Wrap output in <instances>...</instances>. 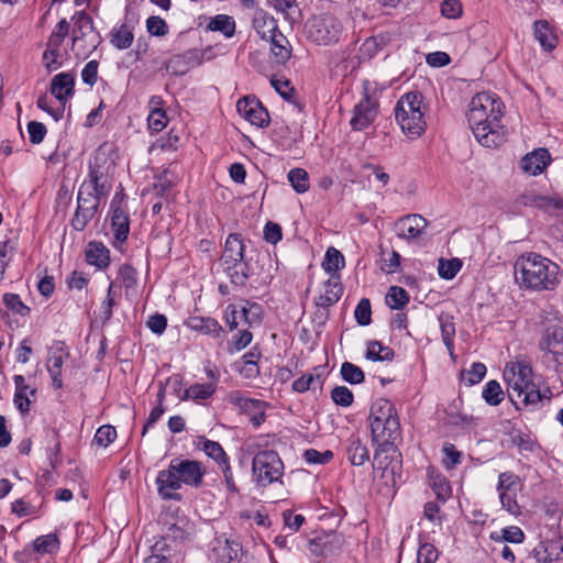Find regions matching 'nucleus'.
<instances>
[{"label": "nucleus", "instance_id": "nucleus-50", "mask_svg": "<svg viewBox=\"0 0 563 563\" xmlns=\"http://www.w3.org/2000/svg\"><path fill=\"white\" fill-rule=\"evenodd\" d=\"M462 267V262L459 258L439 261L438 273L444 279H452L456 276Z\"/></svg>", "mask_w": 563, "mask_h": 563}, {"label": "nucleus", "instance_id": "nucleus-60", "mask_svg": "<svg viewBox=\"0 0 563 563\" xmlns=\"http://www.w3.org/2000/svg\"><path fill=\"white\" fill-rule=\"evenodd\" d=\"M389 453H396V446L394 450H383V448L377 445V449L374 453L373 466L377 470H383L384 472L387 471L393 461V457L389 455Z\"/></svg>", "mask_w": 563, "mask_h": 563}, {"label": "nucleus", "instance_id": "nucleus-41", "mask_svg": "<svg viewBox=\"0 0 563 563\" xmlns=\"http://www.w3.org/2000/svg\"><path fill=\"white\" fill-rule=\"evenodd\" d=\"M490 539L494 540L497 544H503L506 542L522 543L525 540V533L519 527L511 526L504 528L500 531L492 532Z\"/></svg>", "mask_w": 563, "mask_h": 563}, {"label": "nucleus", "instance_id": "nucleus-56", "mask_svg": "<svg viewBox=\"0 0 563 563\" xmlns=\"http://www.w3.org/2000/svg\"><path fill=\"white\" fill-rule=\"evenodd\" d=\"M3 303L13 313L26 316L30 312V308L22 302L16 294H5L3 296Z\"/></svg>", "mask_w": 563, "mask_h": 563}, {"label": "nucleus", "instance_id": "nucleus-31", "mask_svg": "<svg viewBox=\"0 0 563 563\" xmlns=\"http://www.w3.org/2000/svg\"><path fill=\"white\" fill-rule=\"evenodd\" d=\"M216 390L217 385L214 383L192 384L191 386L184 390L183 395L179 396V400H207L216 393Z\"/></svg>", "mask_w": 563, "mask_h": 563}, {"label": "nucleus", "instance_id": "nucleus-47", "mask_svg": "<svg viewBox=\"0 0 563 563\" xmlns=\"http://www.w3.org/2000/svg\"><path fill=\"white\" fill-rule=\"evenodd\" d=\"M409 302V295L398 286H391L386 295V303L391 309H402Z\"/></svg>", "mask_w": 563, "mask_h": 563}, {"label": "nucleus", "instance_id": "nucleus-40", "mask_svg": "<svg viewBox=\"0 0 563 563\" xmlns=\"http://www.w3.org/2000/svg\"><path fill=\"white\" fill-rule=\"evenodd\" d=\"M429 483L434 492L437 498L441 501H445L452 493L449 481L439 473H434L433 471H429Z\"/></svg>", "mask_w": 563, "mask_h": 563}, {"label": "nucleus", "instance_id": "nucleus-15", "mask_svg": "<svg viewBox=\"0 0 563 563\" xmlns=\"http://www.w3.org/2000/svg\"><path fill=\"white\" fill-rule=\"evenodd\" d=\"M111 229L114 235L113 246L119 249L123 244L130 233V219L125 210L117 202V196L111 201L110 207Z\"/></svg>", "mask_w": 563, "mask_h": 563}, {"label": "nucleus", "instance_id": "nucleus-46", "mask_svg": "<svg viewBox=\"0 0 563 563\" xmlns=\"http://www.w3.org/2000/svg\"><path fill=\"white\" fill-rule=\"evenodd\" d=\"M531 205L545 212L563 210V198L559 196H534L531 200Z\"/></svg>", "mask_w": 563, "mask_h": 563}, {"label": "nucleus", "instance_id": "nucleus-52", "mask_svg": "<svg viewBox=\"0 0 563 563\" xmlns=\"http://www.w3.org/2000/svg\"><path fill=\"white\" fill-rule=\"evenodd\" d=\"M354 317L356 322L360 325H368L372 322V308H371V301L367 298H362L355 310H354Z\"/></svg>", "mask_w": 563, "mask_h": 563}, {"label": "nucleus", "instance_id": "nucleus-11", "mask_svg": "<svg viewBox=\"0 0 563 563\" xmlns=\"http://www.w3.org/2000/svg\"><path fill=\"white\" fill-rule=\"evenodd\" d=\"M192 523L185 516L166 520L164 522L163 539L155 542L152 549L154 552L168 551L169 545L166 543V540L174 542L184 541L192 534Z\"/></svg>", "mask_w": 563, "mask_h": 563}, {"label": "nucleus", "instance_id": "nucleus-18", "mask_svg": "<svg viewBox=\"0 0 563 563\" xmlns=\"http://www.w3.org/2000/svg\"><path fill=\"white\" fill-rule=\"evenodd\" d=\"M68 356V351L63 342H55L49 349V356L47 360V371L52 378L53 386L58 389L62 388V366L64 358Z\"/></svg>", "mask_w": 563, "mask_h": 563}, {"label": "nucleus", "instance_id": "nucleus-14", "mask_svg": "<svg viewBox=\"0 0 563 563\" xmlns=\"http://www.w3.org/2000/svg\"><path fill=\"white\" fill-rule=\"evenodd\" d=\"M239 114L257 128H265L269 123L266 108L255 98L244 97L236 103Z\"/></svg>", "mask_w": 563, "mask_h": 563}, {"label": "nucleus", "instance_id": "nucleus-28", "mask_svg": "<svg viewBox=\"0 0 563 563\" xmlns=\"http://www.w3.org/2000/svg\"><path fill=\"white\" fill-rule=\"evenodd\" d=\"M324 383V375L321 366L313 367L311 373H306L292 383V389L296 393H306L308 390H316L322 388Z\"/></svg>", "mask_w": 563, "mask_h": 563}, {"label": "nucleus", "instance_id": "nucleus-22", "mask_svg": "<svg viewBox=\"0 0 563 563\" xmlns=\"http://www.w3.org/2000/svg\"><path fill=\"white\" fill-rule=\"evenodd\" d=\"M539 347L554 355H563V327L559 324L547 327L539 341Z\"/></svg>", "mask_w": 563, "mask_h": 563}, {"label": "nucleus", "instance_id": "nucleus-35", "mask_svg": "<svg viewBox=\"0 0 563 563\" xmlns=\"http://www.w3.org/2000/svg\"><path fill=\"white\" fill-rule=\"evenodd\" d=\"M345 266L343 254L333 246H330L324 255L322 268L330 274V276H340L338 273Z\"/></svg>", "mask_w": 563, "mask_h": 563}, {"label": "nucleus", "instance_id": "nucleus-21", "mask_svg": "<svg viewBox=\"0 0 563 563\" xmlns=\"http://www.w3.org/2000/svg\"><path fill=\"white\" fill-rule=\"evenodd\" d=\"M324 291L314 298L318 308H329L338 302L343 294L340 276H330L323 284Z\"/></svg>", "mask_w": 563, "mask_h": 563}, {"label": "nucleus", "instance_id": "nucleus-16", "mask_svg": "<svg viewBox=\"0 0 563 563\" xmlns=\"http://www.w3.org/2000/svg\"><path fill=\"white\" fill-rule=\"evenodd\" d=\"M427 225V219L421 214L412 213L398 219L394 228L399 239L411 241L420 238Z\"/></svg>", "mask_w": 563, "mask_h": 563}, {"label": "nucleus", "instance_id": "nucleus-61", "mask_svg": "<svg viewBox=\"0 0 563 563\" xmlns=\"http://www.w3.org/2000/svg\"><path fill=\"white\" fill-rule=\"evenodd\" d=\"M519 484V476L512 472H504L498 477V492H516Z\"/></svg>", "mask_w": 563, "mask_h": 563}, {"label": "nucleus", "instance_id": "nucleus-44", "mask_svg": "<svg viewBox=\"0 0 563 563\" xmlns=\"http://www.w3.org/2000/svg\"><path fill=\"white\" fill-rule=\"evenodd\" d=\"M287 178L296 192L303 194L309 190V175L303 168L290 169Z\"/></svg>", "mask_w": 563, "mask_h": 563}, {"label": "nucleus", "instance_id": "nucleus-12", "mask_svg": "<svg viewBox=\"0 0 563 563\" xmlns=\"http://www.w3.org/2000/svg\"><path fill=\"white\" fill-rule=\"evenodd\" d=\"M373 442L383 450H394L401 438L399 419H389L376 424H371Z\"/></svg>", "mask_w": 563, "mask_h": 563}, {"label": "nucleus", "instance_id": "nucleus-57", "mask_svg": "<svg viewBox=\"0 0 563 563\" xmlns=\"http://www.w3.org/2000/svg\"><path fill=\"white\" fill-rule=\"evenodd\" d=\"M117 438V430L109 424L101 426L98 428L93 441L99 445L107 448Z\"/></svg>", "mask_w": 563, "mask_h": 563}, {"label": "nucleus", "instance_id": "nucleus-9", "mask_svg": "<svg viewBox=\"0 0 563 563\" xmlns=\"http://www.w3.org/2000/svg\"><path fill=\"white\" fill-rule=\"evenodd\" d=\"M342 31L341 21L329 13L314 15L306 22L308 38L318 45H331L339 42Z\"/></svg>", "mask_w": 563, "mask_h": 563}, {"label": "nucleus", "instance_id": "nucleus-5", "mask_svg": "<svg viewBox=\"0 0 563 563\" xmlns=\"http://www.w3.org/2000/svg\"><path fill=\"white\" fill-rule=\"evenodd\" d=\"M504 377L507 383L511 401H520L525 406L538 407L545 397L533 380V372L529 363L517 361L506 366Z\"/></svg>", "mask_w": 563, "mask_h": 563}, {"label": "nucleus", "instance_id": "nucleus-37", "mask_svg": "<svg viewBox=\"0 0 563 563\" xmlns=\"http://www.w3.org/2000/svg\"><path fill=\"white\" fill-rule=\"evenodd\" d=\"M439 324L441 329L442 341L449 352L452 354L454 350L455 324L453 317L449 313L439 316Z\"/></svg>", "mask_w": 563, "mask_h": 563}, {"label": "nucleus", "instance_id": "nucleus-54", "mask_svg": "<svg viewBox=\"0 0 563 563\" xmlns=\"http://www.w3.org/2000/svg\"><path fill=\"white\" fill-rule=\"evenodd\" d=\"M501 507L510 515L517 517L521 514V507L519 506L516 492H498Z\"/></svg>", "mask_w": 563, "mask_h": 563}, {"label": "nucleus", "instance_id": "nucleus-25", "mask_svg": "<svg viewBox=\"0 0 563 563\" xmlns=\"http://www.w3.org/2000/svg\"><path fill=\"white\" fill-rule=\"evenodd\" d=\"M85 256L87 263L98 269H104L110 265V251L102 242H89L85 251Z\"/></svg>", "mask_w": 563, "mask_h": 563}, {"label": "nucleus", "instance_id": "nucleus-29", "mask_svg": "<svg viewBox=\"0 0 563 563\" xmlns=\"http://www.w3.org/2000/svg\"><path fill=\"white\" fill-rule=\"evenodd\" d=\"M389 419H398L397 410L393 402L386 398H379L374 401L369 412L371 424H376Z\"/></svg>", "mask_w": 563, "mask_h": 563}, {"label": "nucleus", "instance_id": "nucleus-26", "mask_svg": "<svg viewBox=\"0 0 563 563\" xmlns=\"http://www.w3.org/2000/svg\"><path fill=\"white\" fill-rule=\"evenodd\" d=\"M13 382L15 386L13 402L21 413H26L30 411L31 405L29 396H34L36 389L27 385L22 375H14Z\"/></svg>", "mask_w": 563, "mask_h": 563}, {"label": "nucleus", "instance_id": "nucleus-19", "mask_svg": "<svg viewBox=\"0 0 563 563\" xmlns=\"http://www.w3.org/2000/svg\"><path fill=\"white\" fill-rule=\"evenodd\" d=\"M75 77L71 73H59L52 78L51 93L63 106L74 96Z\"/></svg>", "mask_w": 563, "mask_h": 563}, {"label": "nucleus", "instance_id": "nucleus-24", "mask_svg": "<svg viewBox=\"0 0 563 563\" xmlns=\"http://www.w3.org/2000/svg\"><path fill=\"white\" fill-rule=\"evenodd\" d=\"M186 325L196 332L209 335L213 339H221L223 334L222 325L213 318L194 316L188 318Z\"/></svg>", "mask_w": 563, "mask_h": 563}, {"label": "nucleus", "instance_id": "nucleus-62", "mask_svg": "<svg viewBox=\"0 0 563 563\" xmlns=\"http://www.w3.org/2000/svg\"><path fill=\"white\" fill-rule=\"evenodd\" d=\"M303 457L308 464H327L332 460L333 453L330 450L319 452L316 449H308L305 451Z\"/></svg>", "mask_w": 563, "mask_h": 563}, {"label": "nucleus", "instance_id": "nucleus-39", "mask_svg": "<svg viewBox=\"0 0 563 563\" xmlns=\"http://www.w3.org/2000/svg\"><path fill=\"white\" fill-rule=\"evenodd\" d=\"M247 313L249 310L245 306L240 307L235 303H230L227 306L224 310L223 318L230 330H234L238 328L241 321L249 323Z\"/></svg>", "mask_w": 563, "mask_h": 563}, {"label": "nucleus", "instance_id": "nucleus-6", "mask_svg": "<svg viewBox=\"0 0 563 563\" xmlns=\"http://www.w3.org/2000/svg\"><path fill=\"white\" fill-rule=\"evenodd\" d=\"M424 98L419 91L402 95L395 108V118L401 131L410 140H416L427 129Z\"/></svg>", "mask_w": 563, "mask_h": 563}, {"label": "nucleus", "instance_id": "nucleus-8", "mask_svg": "<svg viewBox=\"0 0 563 563\" xmlns=\"http://www.w3.org/2000/svg\"><path fill=\"white\" fill-rule=\"evenodd\" d=\"M252 473L258 486L266 487L278 482L284 474V463L273 450L257 452L252 461Z\"/></svg>", "mask_w": 563, "mask_h": 563}, {"label": "nucleus", "instance_id": "nucleus-49", "mask_svg": "<svg viewBox=\"0 0 563 563\" xmlns=\"http://www.w3.org/2000/svg\"><path fill=\"white\" fill-rule=\"evenodd\" d=\"M340 373L343 380L352 385L361 384L365 379L362 368L350 362H344L341 365Z\"/></svg>", "mask_w": 563, "mask_h": 563}, {"label": "nucleus", "instance_id": "nucleus-38", "mask_svg": "<svg viewBox=\"0 0 563 563\" xmlns=\"http://www.w3.org/2000/svg\"><path fill=\"white\" fill-rule=\"evenodd\" d=\"M134 38L132 27L125 23L114 27L111 32V44L118 49H125L131 46Z\"/></svg>", "mask_w": 563, "mask_h": 563}, {"label": "nucleus", "instance_id": "nucleus-42", "mask_svg": "<svg viewBox=\"0 0 563 563\" xmlns=\"http://www.w3.org/2000/svg\"><path fill=\"white\" fill-rule=\"evenodd\" d=\"M208 27L211 31L221 32L225 37H232L235 32V22L230 15L218 14L211 19Z\"/></svg>", "mask_w": 563, "mask_h": 563}, {"label": "nucleus", "instance_id": "nucleus-17", "mask_svg": "<svg viewBox=\"0 0 563 563\" xmlns=\"http://www.w3.org/2000/svg\"><path fill=\"white\" fill-rule=\"evenodd\" d=\"M75 29L73 31L74 43L87 37L91 49H96L100 43V35L95 31L93 21L90 15L84 11L74 14Z\"/></svg>", "mask_w": 563, "mask_h": 563}, {"label": "nucleus", "instance_id": "nucleus-2", "mask_svg": "<svg viewBox=\"0 0 563 563\" xmlns=\"http://www.w3.org/2000/svg\"><path fill=\"white\" fill-rule=\"evenodd\" d=\"M504 109L501 99L492 92H479L471 99L467 122L483 146L498 147L506 141V129L500 122Z\"/></svg>", "mask_w": 563, "mask_h": 563}, {"label": "nucleus", "instance_id": "nucleus-58", "mask_svg": "<svg viewBox=\"0 0 563 563\" xmlns=\"http://www.w3.org/2000/svg\"><path fill=\"white\" fill-rule=\"evenodd\" d=\"M119 277L125 290L135 288L137 285V273L130 264L121 265L119 269Z\"/></svg>", "mask_w": 563, "mask_h": 563}, {"label": "nucleus", "instance_id": "nucleus-32", "mask_svg": "<svg viewBox=\"0 0 563 563\" xmlns=\"http://www.w3.org/2000/svg\"><path fill=\"white\" fill-rule=\"evenodd\" d=\"M534 37L545 51H552L556 45V36L549 22L539 20L534 22Z\"/></svg>", "mask_w": 563, "mask_h": 563}, {"label": "nucleus", "instance_id": "nucleus-64", "mask_svg": "<svg viewBox=\"0 0 563 563\" xmlns=\"http://www.w3.org/2000/svg\"><path fill=\"white\" fill-rule=\"evenodd\" d=\"M439 556L437 548L431 543L420 545L417 554V563H435Z\"/></svg>", "mask_w": 563, "mask_h": 563}, {"label": "nucleus", "instance_id": "nucleus-55", "mask_svg": "<svg viewBox=\"0 0 563 563\" xmlns=\"http://www.w3.org/2000/svg\"><path fill=\"white\" fill-rule=\"evenodd\" d=\"M331 399L341 407H350L353 404V393L346 386H336L331 391Z\"/></svg>", "mask_w": 563, "mask_h": 563}, {"label": "nucleus", "instance_id": "nucleus-13", "mask_svg": "<svg viewBox=\"0 0 563 563\" xmlns=\"http://www.w3.org/2000/svg\"><path fill=\"white\" fill-rule=\"evenodd\" d=\"M345 543L343 534L330 532L317 536L308 542V549L316 556H329L339 553Z\"/></svg>", "mask_w": 563, "mask_h": 563}, {"label": "nucleus", "instance_id": "nucleus-20", "mask_svg": "<svg viewBox=\"0 0 563 563\" xmlns=\"http://www.w3.org/2000/svg\"><path fill=\"white\" fill-rule=\"evenodd\" d=\"M551 162V155L547 148H537L525 155L521 159V168L533 176L540 175Z\"/></svg>", "mask_w": 563, "mask_h": 563}, {"label": "nucleus", "instance_id": "nucleus-45", "mask_svg": "<svg viewBox=\"0 0 563 563\" xmlns=\"http://www.w3.org/2000/svg\"><path fill=\"white\" fill-rule=\"evenodd\" d=\"M201 450L206 453V455L212 459L218 464V466L223 464L224 461L230 460L219 442L203 438L201 441Z\"/></svg>", "mask_w": 563, "mask_h": 563}, {"label": "nucleus", "instance_id": "nucleus-30", "mask_svg": "<svg viewBox=\"0 0 563 563\" xmlns=\"http://www.w3.org/2000/svg\"><path fill=\"white\" fill-rule=\"evenodd\" d=\"M346 455L354 466H362L369 461V451L358 437L351 435L347 440Z\"/></svg>", "mask_w": 563, "mask_h": 563}, {"label": "nucleus", "instance_id": "nucleus-34", "mask_svg": "<svg viewBox=\"0 0 563 563\" xmlns=\"http://www.w3.org/2000/svg\"><path fill=\"white\" fill-rule=\"evenodd\" d=\"M365 356L372 362L391 361L395 356V352L391 347L374 340L367 342Z\"/></svg>", "mask_w": 563, "mask_h": 563}, {"label": "nucleus", "instance_id": "nucleus-4", "mask_svg": "<svg viewBox=\"0 0 563 563\" xmlns=\"http://www.w3.org/2000/svg\"><path fill=\"white\" fill-rule=\"evenodd\" d=\"M515 279L520 288L552 290L558 284L559 266L537 253L522 254L515 263Z\"/></svg>", "mask_w": 563, "mask_h": 563}, {"label": "nucleus", "instance_id": "nucleus-53", "mask_svg": "<svg viewBox=\"0 0 563 563\" xmlns=\"http://www.w3.org/2000/svg\"><path fill=\"white\" fill-rule=\"evenodd\" d=\"M486 371L485 364L475 362L468 371L463 372V379L470 386L476 385L483 380L486 375Z\"/></svg>", "mask_w": 563, "mask_h": 563}, {"label": "nucleus", "instance_id": "nucleus-59", "mask_svg": "<svg viewBox=\"0 0 563 563\" xmlns=\"http://www.w3.org/2000/svg\"><path fill=\"white\" fill-rule=\"evenodd\" d=\"M36 106L41 110L47 112L55 121L62 119L65 112V106H63L62 103H58L57 107H52L46 95H42L38 97Z\"/></svg>", "mask_w": 563, "mask_h": 563}, {"label": "nucleus", "instance_id": "nucleus-1", "mask_svg": "<svg viewBox=\"0 0 563 563\" xmlns=\"http://www.w3.org/2000/svg\"><path fill=\"white\" fill-rule=\"evenodd\" d=\"M115 159L114 146L103 143L89 161L88 178L82 181L77 194V208L71 219L74 230L84 231L97 214L100 201L109 196Z\"/></svg>", "mask_w": 563, "mask_h": 563}, {"label": "nucleus", "instance_id": "nucleus-43", "mask_svg": "<svg viewBox=\"0 0 563 563\" xmlns=\"http://www.w3.org/2000/svg\"><path fill=\"white\" fill-rule=\"evenodd\" d=\"M33 549L35 552L42 554L55 553L59 549V540L54 533L41 536L33 541Z\"/></svg>", "mask_w": 563, "mask_h": 563}, {"label": "nucleus", "instance_id": "nucleus-27", "mask_svg": "<svg viewBox=\"0 0 563 563\" xmlns=\"http://www.w3.org/2000/svg\"><path fill=\"white\" fill-rule=\"evenodd\" d=\"M267 41L271 43V53L275 63L285 65L291 57V46L287 37L278 30L269 35Z\"/></svg>", "mask_w": 563, "mask_h": 563}, {"label": "nucleus", "instance_id": "nucleus-3", "mask_svg": "<svg viewBox=\"0 0 563 563\" xmlns=\"http://www.w3.org/2000/svg\"><path fill=\"white\" fill-rule=\"evenodd\" d=\"M206 467L196 460L173 459L166 470L156 477L157 493L165 500H180L177 493L183 485L198 488L203 483Z\"/></svg>", "mask_w": 563, "mask_h": 563}, {"label": "nucleus", "instance_id": "nucleus-63", "mask_svg": "<svg viewBox=\"0 0 563 563\" xmlns=\"http://www.w3.org/2000/svg\"><path fill=\"white\" fill-rule=\"evenodd\" d=\"M146 30L151 35L164 36L168 32V26L164 19L152 15L146 20Z\"/></svg>", "mask_w": 563, "mask_h": 563}, {"label": "nucleus", "instance_id": "nucleus-51", "mask_svg": "<svg viewBox=\"0 0 563 563\" xmlns=\"http://www.w3.org/2000/svg\"><path fill=\"white\" fill-rule=\"evenodd\" d=\"M230 399L233 404L239 406L243 412H245L249 416L253 415L265 405L261 400L242 397L240 395H231Z\"/></svg>", "mask_w": 563, "mask_h": 563}, {"label": "nucleus", "instance_id": "nucleus-23", "mask_svg": "<svg viewBox=\"0 0 563 563\" xmlns=\"http://www.w3.org/2000/svg\"><path fill=\"white\" fill-rule=\"evenodd\" d=\"M562 554L563 543L558 539L540 542L533 549V555L539 563H555L561 560Z\"/></svg>", "mask_w": 563, "mask_h": 563}, {"label": "nucleus", "instance_id": "nucleus-48", "mask_svg": "<svg viewBox=\"0 0 563 563\" xmlns=\"http://www.w3.org/2000/svg\"><path fill=\"white\" fill-rule=\"evenodd\" d=\"M482 396L490 406H498L504 400V391L500 384L496 380L486 383Z\"/></svg>", "mask_w": 563, "mask_h": 563}, {"label": "nucleus", "instance_id": "nucleus-36", "mask_svg": "<svg viewBox=\"0 0 563 563\" xmlns=\"http://www.w3.org/2000/svg\"><path fill=\"white\" fill-rule=\"evenodd\" d=\"M242 547L239 542L233 540H219L218 545L213 548V551L219 560L222 562H231L238 559Z\"/></svg>", "mask_w": 563, "mask_h": 563}, {"label": "nucleus", "instance_id": "nucleus-7", "mask_svg": "<svg viewBox=\"0 0 563 563\" xmlns=\"http://www.w3.org/2000/svg\"><path fill=\"white\" fill-rule=\"evenodd\" d=\"M245 245L238 233H231L227 238L221 256V265L232 284L245 285L250 276L249 264L244 261Z\"/></svg>", "mask_w": 563, "mask_h": 563}, {"label": "nucleus", "instance_id": "nucleus-33", "mask_svg": "<svg viewBox=\"0 0 563 563\" xmlns=\"http://www.w3.org/2000/svg\"><path fill=\"white\" fill-rule=\"evenodd\" d=\"M253 27L261 38L265 41L269 38V35L278 31L276 20L264 12L256 13L253 19Z\"/></svg>", "mask_w": 563, "mask_h": 563}, {"label": "nucleus", "instance_id": "nucleus-10", "mask_svg": "<svg viewBox=\"0 0 563 563\" xmlns=\"http://www.w3.org/2000/svg\"><path fill=\"white\" fill-rule=\"evenodd\" d=\"M379 109V101L375 93L369 92L368 82L364 85L363 96L353 108V115L350 120L354 131H362L369 126L376 119Z\"/></svg>", "mask_w": 563, "mask_h": 563}]
</instances>
